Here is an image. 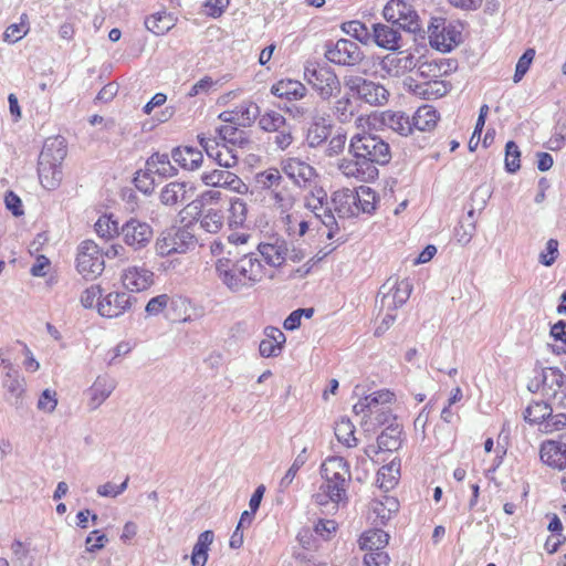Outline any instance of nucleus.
I'll list each match as a JSON object with an SVG mask.
<instances>
[{
    "mask_svg": "<svg viewBox=\"0 0 566 566\" xmlns=\"http://www.w3.org/2000/svg\"><path fill=\"white\" fill-rule=\"evenodd\" d=\"M349 157L338 160V171L348 179L369 182L378 177L377 166L387 165L391 159L390 145L371 133H356L348 144Z\"/></svg>",
    "mask_w": 566,
    "mask_h": 566,
    "instance_id": "obj_1",
    "label": "nucleus"
},
{
    "mask_svg": "<svg viewBox=\"0 0 566 566\" xmlns=\"http://www.w3.org/2000/svg\"><path fill=\"white\" fill-rule=\"evenodd\" d=\"M214 269L218 279L233 294H243L264 277V268L254 253L244 254L237 261L217 259Z\"/></svg>",
    "mask_w": 566,
    "mask_h": 566,
    "instance_id": "obj_2",
    "label": "nucleus"
},
{
    "mask_svg": "<svg viewBox=\"0 0 566 566\" xmlns=\"http://www.w3.org/2000/svg\"><path fill=\"white\" fill-rule=\"evenodd\" d=\"M66 153L63 138L54 137L45 140L38 165L39 179L43 188L54 190L61 185L63 179L62 163Z\"/></svg>",
    "mask_w": 566,
    "mask_h": 566,
    "instance_id": "obj_3",
    "label": "nucleus"
},
{
    "mask_svg": "<svg viewBox=\"0 0 566 566\" xmlns=\"http://www.w3.org/2000/svg\"><path fill=\"white\" fill-rule=\"evenodd\" d=\"M527 389L533 394L541 392L547 401L566 408V375L558 368L534 369Z\"/></svg>",
    "mask_w": 566,
    "mask_h": 566,
    "instance_id": "obj_4",
    "label": "nucleus"
},
{
    "mask_svg": "<svg viewBox=\"0 0 566 566\" xmlns=\"http://www.w3.org/2000/svg\"><path fill=\"white\" fill-rule=\"evenodd\" d=\"M304 80L318 94L322 101H329L340 90V81L335 71L316 62L307 61L304 65Z\"/></svg>",
    "mask_w": 566,
    "mask_h": 566,
    "instance_id": "obj_5",
    "label": "nucleus"
},
{
    "mask_svg": "<svg viewBox=\"0 0 566 566\" xmlns=\"http://www.w3.org/2000/svg\"><path fill=\"white\" fill-rule=\"evenodd\" d=\"M197 243L198 240L191 227L172 228L160 233L155 242V251L159 256L180 254L193 250Z\"/></svg>",
    "mask_w": 566,
    "mask_h": 566,
    "instance_id": "obj_6",
    "label": "nucleus"
},
{
    "mask_svg": "<svg viewBox=\"0 0 566 566\" xmlns=\"http://www.w3.org/2000/svg\"><path fill=\"white\" fill-rule=\"evenodd\" d=\"M388 543L389 535L382 530L374 528L363 533L359 546L363 551H367L363 566H389L390 557L384 552Z\"/></svg>",
    "mask_w": 566,
    "mask_h": 566,
    "instance_id": "obj_7",
    "label": "nucleus"
},
{
    "mask_svg": "<svg viewBox=\"0 0 566 566\" xmlns=\"http://www.w3.org/2000/svg\"><path fill=\"white\" fill-rule=\"evenodd\" d=\"M427 32L430 45L441 52H450L461 41V32L443 17H432Z\"/></svg>",
    "mask_w": 566,
    "mask_h": 566,
    "instance_id": "obj_8",
    "label": "nucleus"
},
{
    "mask_svg": "<svg viewBox=\"0 0 566 566\" xmlns=\"http://www.w3.org/2000/svg\"><path fill=\"white\" fill-rule=\"evenodd\" d=\"M382 15L386 21L399 27L409 33L421 31V20L411 4L405 0H390L384 8Z\"/></svg>",
    "mask_w": 566,
    "mask_h": 566,
    "instance_id": "obj_9",
    "label": "nucleus"
},
{
    "mask_svg": "<svg viewBox=\"0 0 566 566\" xmlns=\"http://www.w3.org/2000/svg\"><path fill=\"white\" fill-rule=\"evenodd\" d=\"M105 264L98 245L92 240L83 241L77 248L76 269L86 280H94L104 271Z\"/></svg>",
    "mask_w": 566,
    "mask_h": 566,
    "instance_id": "obj_10",
    "label": "nucleus"
},
{
    "mask_svg": "<svg viewBox=\"0 0 566 566\" xmlns=\"http://www.w3.org/2000/svg\"><path fill=\"white\" fill-rule=\"evenodd\" d=\"M324 56L336 65L356 66L361 63L365 54L356 42L349 39H339L325 44Z\"/></svg>",
    "mask_w": 566,
    "mask_h": 566,
    "instance_id": "obj_11",
    "label": "nucleus"
},
{
    "mask_svg": "<svg viewBox=\"0 0 566 566\" xmlns=\"http://www.w3.org/2000/svg\"><path fill=\"white\" fill-rule=\"evenodd\" d=\"M345 86L369 105H384L388 101L387 88L374 81L360 76H349L345 78Z\"/></svg>",
    "mask_w": 566,
    "mask_h": 566,
    "instance_id": "obj_12",
    "label": "nucleus"
},
{
    "mask_svg": "<svg viewBox=\"0 0 566 566\" xmlns=\"http://www.w3.org/2000/svg\"><path fill=\"white\" fill-rule=\"evenodd\" d=\"M119 235L128 248L137 252L149 245L154 230L148 222L132 217L120 227Z\"/></svg>",
    "mask_w": 566,
    "mask_h": 566,
    "instance_id": "obj_13",
    "label": "nucleus"
},
{
    "mask_svg": "<svg viewBox=\"0 0 566 566\" xmlns=\"http://www.w3.org/2000/svg\"><path fill=\"white\" fill-rule=\"evenodd\" d=\"M200 146L210 158H213L220 167L232 168L238 165L239 156L235 149L227 144H221L217 137L198 135Z\"/></svg>",
    "mask_w": 566,
    "mask_h": 566,
    "instance_id": "obj_14",
    "label": "nucleus"
},
{
    "mask_svg": "<svg viewBox=\"0 0 566 566\" xmlns=\"http://www.w3.org/2000/svg\"><path fill=\"white\" fill-rule=\"evenodd\" d=\"M412 286L409 281H398L389 279L380 289L382 294L380 306L389 311H396L402 306L411 294Z\"/></svg>",
    "mask_w": 566,
    "mask_h": 566,
    "instance_id": "obj_15",
    "label": "nucleus"
},
{
    "mask_svg": "<svg viewBox=\"0 0 566 566\" xmlns=\"http://www.w3.org/2000/svg\"><path fill=\"white\" fill-rule=\"evenodd\" d=\"M201 181L213 188H224L233 192L245 195L249 186L234 172L223 169H213L201 174Z\"/></svg>",
    "mask_w": 566,
    "mask_h": 566,
    "instance_id": "obj_16",
    "label": "nucleus"
},
{
    "mask_svg": "<svg viewBox=\"0 0 566 566\" xmlns=\"http://www.w3.org/2000/svg\"><path fill=\"white\" fill-rule=\"evenodd\" d=\"M154 272L145 265L127 266L122 273V282L130 292H142L154 284Z\"/></svg>",
    "mask_w": 566,
    "mask_h": 566,
    "instance_id": "obj_17",
    "label": "nucleus"
},
{
    "mask_svg": "<svg viewBox=\"0 0 566 566\" xmlns=\"http://www.w3.org/2000/svg\"><path fill=\"white\" fill-rule=\"evenodd\" d=\"M195 195V188L185 181H171L164 186L159 200L164 206L176 207L189 202Z\"/></svg>",
    "mask_w": 566,
    "mask_h": 566,
    "instance_id": "obj_18",
    "label": "nucleus"
},
{
    "mask_svg": "<svg viewBox=\"0 0 566 566\" xmlns=\"http://www.w3.org/2000/svg\"><path fill=\"white\" fill-rule=\"evenodd\" d=\"M133 297L126 292H111L97 303L98 313L108 318L123 315L130 308Z\"/></svg>",
    "mask_w": 566,
    "mask_h": 566,
    "instance_id": "obj_19",
    "label": "nucleus"
},
{
    "mask_svg": "<svg viewBox=\"0 0 566 566\" xmlns=\"http://www.w3.org/2000/svg\"><path fill=\"white\" fill-rule=\"evenodd\" d=\"M117 382L112 376L104 374L97 376L93 385L86 390L90 410H96L115 390Z\"/></svg>",
    "mask_w": 566,
    "mask_h": 566,
    "instance_id": "obj_20",
    "label": "nucleus"
},
{
    "mask_svg": "<svg viewBox=\"0 0 566 566\" xmlns=\"http://www.w3.org/2000/svg\"><path fill=\"white\" fill-rule=\"evenodd\" d=\"M321 470L324 480L336 482L343 486H349L352 480L349 465L342 457H331L326 459Z\"/></svg>",
    "mask_w": 566,
    "mask_h": 566,
    "instance_id": "obj_21",
    "label": "nucleus"
},
{
    "mask_svg": "<svg viewBox=\"0 0 566 566\" xmlns=\"http://www.w3.org/2000/svg\"><path fill=\"white\" fill-rule=\"evenodd\" d=\"M418 65V59L410 53H400L398 55L388 54L380 61V69L387 75L398 77L412 71Z\"/></svg>",
    "mask_w": 566,
    "mask_h": 566,
    "instance_id": "obj_22",
    "label": "nucleus"
},
{
    "mask_svg": "<svg viewBox=\"0 0 566 566\" xmlns=\"http://www.w3.org/2000/svg\"><path fill=\"white\" fill-rule=\"evenodd\" d=\"M283 172L297 186H305L315 176V169L296 157H289L281 163Z\"/></svg>",
    "mask_w": 566,
    "mask_h": 566,
    "instance_id": "obj_23",
    "label": "nucleus"
},
{
    "mask_svg": "<svg viewBox=\"0 0 566 566\" xmlns=\"http://www.w3.org/2000/svg\"><path fill=\"white\" fill-rule=\"evenodd\" d=\"M539 458L552 469H566V443L555 440L544 441L539 448Z\"/></svg>",
    "mask_w": 566,
    "mask_h": 566,
    "instance_id": "obj_24",
    "label": "nucleus"
},
{
    "mask_svg": "<svg viewBox=\"0 0 566 566\" xmlns=\"http://www.w3.org/2000/svg\"><path fill=\"white\" fill-rule=\"evenodd\" d=\"M396 24L388 25L384 23H376L373 25L371 40L381 49L396 51L401 46V33Z\"/></svg>",
    "mask_w": 566,
    "mask_h": 566,
    "instance_id": "obj_25",
    "label": "nucleus"
},
{
    "mask_svg": "<svg viewBox=\"0 0 566 566\" xmlns=\"http://www.w3.org/2000/svg\"><path fill=\"white\" fill-rule=\"evenodd\" d=\"M399 502L392 496H382L381 500H374L370 503L369 518L375 525H385L391 516L398 512Z\"/></svg>",
    "mask_w": 566,
    "mask_h": 566,
    "instance_id": "obj_26",
    "label": "nucleus"
},
{
    "mask_svg": "<svg viewBox=\"0 0 566 566\" xmlns=\"http://www.w3.org/2000/svg\"><path fill=\"white\" fill-rule=\"evenodd\" d=\"M347 486L325 480L319 488V492L314 495V501L318 505H326L332 502L333 507L337 509L339 504L347 502Z\"/></svg>",
    "mask_w": 566,
    "mask_h": 566,
    "instance_id": "obj_27",
    "label": "nucleus"
},
{
    "mask_svg": "<svg viewBox=\"0 0 566 566\" xmlns=\"http://www.w3.org/2000/svg\"><path fill=\"white\" fill-rule=\"evenodd\" d=\"M258 249L264 260L272 266H280L287 260V243L280 238H273L269 242H262L258 245Z\"/></svg>",
    "mask_w": 566,
    "mask_h": 566,
    "instance_id": "obj_28",
    "label": "nucleus"
},
{
    "mask_svg": "<svg viewBox=\"0 0 566 566\" xmlns=\"http://www.w3.org/2000/svg\"><path fill=\"white\" fill-rule=\"evenodd\" d=\"M332 205L339 218H352L359 214L354 190L340 189L333 193Z\"/></svg>",
    "mask_w": 566,
    "mask_h": 566,
    "instance_id": "obj_29",
    "label": "nucleus"
},
{
    "mask_svg": "<svg viewBox=\"0 0 566 566\" xmlns=\"http://www.w3.org/2000/svg\"><path fill=\"white\" fill-rule=\"evenodd\" d=\"M271 93L287 101H298L306 96V86L296 80L285 78L276 82L271 87Z\"/></svg>",
    "mask_w": 566,
    "mask_h": 566,
    "instance_id": "obj_30",
    "label": "nucleus"
},
{
    "mask_svg": "<svg viewBox=\"0 0 566 566\" xmlns=\"http://www.w3.org/2000/svg\"><path fill=\"white\" fill-rule=\"evenodd\" d=\"M265 338L261 340L259 350L262 357H276L286 340L284 333L273 326L264 329Z\"/></svg>",
    "mask_w": 566,
    "mask_h": 566,
    "instance_id": "obj_31",
    "label": "nucleus"
},
{
    "mask_svg": "<svg viewBox=\"0 0 566 566\" xmlns=\"http://www.w3.org/2000/svg\"><path fill=\"white\" fill-rule=\"evenodd\" d=\"M2 386L6 389V399L10 403L19 406L25 390L24 378L14 368H10L6 373Z\"/></svg>",
    "mask_w": 566,
    "mask_h": 566,
    "instance_id": "obj_32",
    "label": "nucleus"
},
{
    "mask_svg": "<svg viewBox=\"0 0 566 566\" xmlns=\"http://www.w3.org/2000/svg\"><path fill=\"white\" fill-rule=\"evenodd\" d=\"M171 157L175 163L189 171L199 169L203 161L202 153L192 147H177L172 150Z\"/></svg>",
    "mask_w": 566,
    "mask_h": 566,
    "instance_id": "obj_33",
    "label": "nucleus"
},
{
    "mask_svg": "<svg viewBox=\"0 0 566 566\" xmlns=\"http://www.w3.org/2000/svg\"><path fill=\"white\" fill-rule=\"evenodd\" d=\"M379 120L381 125L401 136H408L412 132L411 120L402 112L385 111L380 114Z\"/></svg>",
    "mask_w": 566,
    "mask_h": 566,
    "instance_id": "obj_34",
    "label": "nucleus"
},
{
    "mask_svg": "<svg viewBox=\"0 0 566 566\" xmlns=\"http://www.w3.org/2000/svg\"><path fill=\"white\" fill-rule=\"evenodd\" d=\"M145 168L150 175H157L163 178H169L177 175L178 170L171 165L167 154L155 153L145 164Z\"/></svg>",
    "mask_w": 566,
    "mask_h": 566,
    "instance_id": "obj_35",
    "label": "nucleus"
},
{
    "mask_svg": "<svg viewBox=\"0 0 566 566\" xmlns=\"http://www.w3.org/2000/svg\"><path fill=\"white\" fill-rule=\"evenodd\" d=\"M266 198L270 206L277 210L280 213L289 212L295 203V197L292 190L285 185H282L276 189L268 192Z\"/></svg>",
    "mask_w": 566,
    "mask_h": 566,
    "instance_id": "obj_36",
    "label": "nucleus"
},
{
    "mask_svg": "<svg viewBox=\"0 0 566 566\" xmlns=\"http://www.w3.org/2000/svg\"><path fill=\"white\" fill-rule=\"evenodd\" d=\"M176 24V18L166 11H160L145 19V27L155 35H163L172 29Z\"/></svg>",
    "mask_w": 566,
    "mask_h": 566,
    "instance_id": "obj_37",
    "label": "nucleus"
},
{
    "mask_svg": "<svg viewBox=\"0 0 566 566\" xmlns=\"http://www.w3.org/2000/svg\"><path fill=\"white\" fill-rule=\"evenodd\" d=\"M552 411L553 407L547 402L534 401L527 406L523 417L525 421L532 424H537L539 431L542 432V427H544V422L548 420Z\"/></svg>",
    "mask_w": 566,
    "mask_h": 566,
    "instance_id": "obj_38",
    "label": "nucleus"
},
{
    "mask_svg": "<svg viewBox=\"0 0 566 566\" xmlns=\"http://www.w3.org/2000/svg\"><path fill=\"white\" fill-rule=\"evenodd\" d=\"M216 133L217 135L214 137H217L221 144L241 148L249 144L245 133L233 125H223L218 128Z\"/></svg>",
    "mask_w": 566,
    "mask_h": 566,
    "instance_id": "obj_39",
    "label": "nucleus"
},
{
    "mask_svg": "<svg viewBox=\"0 0 566 566\" xmlns=\"http://www.w3.org/2000/svg\"><path fill=\"white\" fill-rule=\"evenodd\" d=\"M213 537L214 535L212 531H205L199 535L191 554L192 566L206 565L208 560V551L213 542Z\"/></svg>",
    "mask_w": 566,
    "mask_h": 566,
    "instance_id": "obj_40",
    "label": "nucleus"
},
{
    "mask_svg": "<svg viewBox=\"0 0 566 566\" xmlns=\"http://www.w3.org/2000/svg\"><path fill=\"white\" fill-rule=\"evenodd\" d=\"M437 111L430 105H423L415 113L411 125L418 130L427 132L431 130L438 122Z\"/></svg>",
    "mask_w": 566,
    "mask_h": 566,
    "instance_id": "obj_41",
    "label": "nucleus"
},
{
    "mask_svg": "<svg viewBox=\"0 0 566 566\" xmlns=\"http://www.w3.org/2000/svg\"><path fill=\"white\" fill-rule=\"evenodd\" d=\"M401 429L399 426H388L377 438L379 451H396L401 446Z\"/></svg>",
    "mask_w": 566,
    "mask_h": 566,
    "instance_id": "obj_42",
    "label": "nucleus"
},
{
    "mask_svg": "<svg viewBox=\"0 0 566 566\" xmlns=\"http://www.w3.org/2000/svg\"><path fill=\"white\" fill-rule=\"evenodd\" d=\"M224 222L222 209L208 208L201 211L200 227L209 233H218Z\"/></svg>",
    "mask_w": 566,
    "mask_h": 566,
    "instance_id": "obj_43",
    "label": "nucleus"
},
{
    "mask_svg": "<svg viewBox=\"0 0 566 566\" xmlns=\"http://www.w3.org/2000/svg\"><path fill=\"white\" fill-rule=\"evenodd\" d=\"M399 464L391 461L387 465H382L377 473V484L384 491L391 490L398 481Z\"/></svg>",
    "mask_w": 566,
    "mask_h": 566,
    "instance_id": "obj_44",
    "label": "nucleus"
},
{
    "mask_svg": "<svg viewBox=\"0 0 566 566\" xmlns=\"http://www.w3.org/2000/svg\"><path fill=\"white\" fill-rule=\"evenodd\" d=\"M255 182L262 190L270 192L283 185V177L279 169L269 168L255 175Z\"/></svg>",
    "mask_w": 566,
    "mask_h": 566,
    "instance_id": "obj_45",
    "label": "nucleus"
},
{
    "mask_svg": "<svg viewBox=\"0 0 566 566\" xmlns=\"http://www.w3.org/2000/svg\"><path fill=\"white\" fill-rule=\"evenodd\" d=\"M354 195L359 213H370L375 210L376 193L371 188L360 186L358 189L354 190Z\"/></svg>",
    "mask_w": 566,
    "mask_h": 566,
    "instance_id": "obj_46",
    "label": "nucleus"
},
{
    "mask_svg": "<svg viewBox=\"0 0 566 566\" xmlns=\"http://www.w3.org/2000/svg\"><path fill=\"white\" fill-rule=\"evenodd\" d=\"M355 427L349 419H340L335 424V436L337 440L345 446L352 448L357 444V439L355 438Z\"/></svg>",
    "mask_w": 566,
    "mask_h": 566,
    "instance_id": "obj_47",
    "label": "nucleus"
},
{
    "mask_svg": "<svg viewBox=\"0 0 566 566\" xmlns=\"http://www.w3.org/2000/svg\"><path fill=\"white\" fill-rule=\"evenodd\" d=\"M333 114L339 123H349L355 114L354 104L349 96H342L334 102Z\"/></svg>",
    "mask_w": 566,
    "mask_h": 566,
    "instance_id": "obj_48",
    "label": "nucleus"
},
{
    "mask_svg": "<svg viewBox=\"0 0 566 566\" xmlns=\"http://www.w3.org/2000/svg\"><path fill=\"white\" fill-rule=\"evenodd\" d=\"M286 123V118L275 111L265 112L259 118L260 128L269 133H274L275 130H280V128H284Z\"/></svg>",
    "mask_w": 566,
    "mask_h": 566,
    "instance_id": "obj_49",
    "label": "nucleus"
},
{
    "mask_svg": "<svg viewBox=\"0 0 566 566\" xmlns=\"http://www.w3.org/2000/svg\"><path fill=\"white\" fill-rule=\"evenodd\" d=\"M179 303H182L180 300H172L168 294L157 295L148 301L146 304L145 311L150 316H157L164 312L169 305L178 306Z\"/></svg>",
    "mask_w": 566,
    "mask_h": 566,
    "instance_id": "obj_50",
    "label": "nucleus"
},
{
    "mask_svg": "<svg viewBox=\"0 0 566 566\" xmlns=\"http://www.w3.org/2000/svg\"><path fill=\"white\" fill-rule=\"evenodd\" d=\"M342 30L364 44L371 40V32L368 30L366 24L360 21L353 20L344 22L342 24Z\"/></svg>",
    "mask_w": 566,
    "mask_h": 566,
    "instance_id": "obj_51",
    "label": "nucleus"
},
{
    "mask_svg": "<svg viewBox=\"0 0 566 566\" xmlns=\"http://www.w3.org/2000/svg\"><path fill=\"white\" fill-rule=\"evenodd\" d=\"M307 461L306 448H304L294 459L292 465L286 471L285 475L281 479L279 488L280 491H285L294 481L298 470L305 464Z\"/></svg>",
    "mask_w": 566,
    "mask_h": 566,
    "instance_id": "obj_52",
    "label": "nucleus"
},
{
    "mask_svg": "<svg viewBox=\"0 0 566 566\" xmlns=\"http://www.w3.org/2000/svg\"><path fill=\"white\" fill-rule=\"evenodd\" d=\"M369 406V413L378 412L381 408L395 400V395L389 390H378L365 397Z\"/></svg>",
    "mask_w": 566,
    "mask_h": 566,
    "instance_id": "obj_53",
    "label": "nucleus"
},
{
    "mask_svg": "<svg viewBox=\"0 0 566 566\" xmlns=\"http://www.w3.org/2000/svg\"><path fill=\"white\" fill-rule=\"evenodd\" d=\"M248 207L243 199L234 198L230 201L229 222L230 226H242L247 220Z\"/></svg>",
    "mask_w": 566,
    "mask_h": 566,
    "instance_id": "obj_54",
    "label": "nucleus"
},
{
    "mask_svg": "<svg viewBox=\"0 0 566 566\" xmlns=\"http://www.w3.org/2000/svg\"><path fill=\"white\" fill-rule=\"evenodd\" d=\"M29 32V25H28V15L23 13L20 17V23H14L9 25L4 33H3V40L8 42L15 43L22 38H24Z\"/></svg>",
    "mask_w": 566,
    "mask_h": 566,
    "instance_id": "obj_55",
    "label": "nucleus"
},
{
    "mask_svg": "<svg viewBox=\"0 0 566 566\" xmlns=\"http://www.w3.org/2000/svg\"><path fill=\"white\" fill-rule=\"evenodd\" d=\"M237 109V120L242 126L250 125L260 113L259 106L255 103H242Z\"/></svg>",
    "mask_w": 566,
    "mask_h": 566,
    "instance_id": "obj_56",
    "label": "nucleus"
},
{
    "mask_svg": "<svg viewBox=\"0 0 566 566\" xmlns=\"http://www.w3.org/2000/svg\"><path fill=\"white\" fill-rule=\"evenodd\" d=\"M521 151L515 142L510 140L505 145V169L507 172H516L520 165Z\"/></svg>",
    "mask_w": 566,
    "mask_h": 566,
    "instance_id": "obj_57",
    "label": "nucleus"
},
{
    "mask_svg": "<svg viewBox=\"0 0 566 566\" xmlns=\"http://www.w3.org/2000/svg\"><path fill=\"white\" fill-rule=\"evenodd\" d=\"M566 436V413L558 412L553 413L548 417V420L544 422V427H542V432L546 434H552L555 432H564Z\"/></svg>",
    "mask_w": 566,
    "mask_h": 566,
    "instance_id": "obj_58",
    "label": "nucleus"
},
{
    "mask_svg": "<svg viewBox=\"0 0 566 566\" xmlns=\"http://www.w3.org/2000/svg\"><path fill=\"white\" fill-rule=\"evenodd\" d=\"M95 231L101 238H112L115 234L119 235L120 228L117 221L101 217L95 223Z\"/></svg>",
    "mask_w": 566,
    "mask_h": 566,
    "instance_id": "obj_59",
    "label": "nucleus"
},
{
    "mask_svg": "<svg viewBox=\"0 0 566 566\" xmlns=\"http://www.w3.org/2000/svg\"><path fill=\"white\" fill-rule=\"evenodd\" d=\"M534 56H535V50L534 49H527L523 55L518 59L517 61V64H516V69H515V73H514V76H513V81L514 83H518L523 76L526 74V72L528 71L533 60H534Z\"/></svg>",
    "mask_w": 566,
    "mask_h": 566,
    "instance_id": "obj_60",
    "label": "nucleus"
},
{
    "mask_svg": "<svg viewBox=\"0 0 566 566\" xmlns=\"http://www.w3.org/2000/svg\"><path fill=\"white\" fill-rule=\"evenodd\" d=\"M417 73L422 78H437L441 76V66L437 61H419L418 65L416 66Z\"/></svg>",
    "mask_w": 566,
    "mask_h": 566,
    "instance_id": "obj_61",
    "label": "nucleus"
},
{
    "mask_svg": "<svg viewBox=\"0 0 566 566\" xmlns=\"http://www.w3.org/2000/svg\"><path fill=\"white\" fill-rule=\"evenodd\" d=\"M292 130V126L286 123L284 128H280V130L274 132L275 135L273 136V143L279 149L285 150L292 145L294 140Z\"/></svg>",
    "mask_w": 566,
    "mask_h": 566,
    "instance_id": "obj_62",
    "label": "nucleus"
},
{
    "mask_svg": "<svg viewBox=\"0 0 566 566\" xmlns=\"http://www.w3.org/2000/svg\"><path fill=\"white\" fill-rule=\"evenodd\" d=\"M347 142L345 133L335 134L327 143L325 148V155L328 157H335L343 153Z\"/></svg>",
    "mask_w": 566,
    "mask_h": 566,
    "instance_id": "obj_63",
    "label": "nucleus"
},
{
    "mask_svg": "<svg viewBox=\"0 0 566 566\" xmlns=\"http://www.w3.org/2000/svg\"><path fill=\"white\" fill-rule=\"evenodd\" d=\"M57 406L56 392L51 389L43 390L38 401V408L44 412L51 413Z\"/></svg>",
    "mask_w": 566,
    "mask_h": 566,
    "instance_id": "obj_64",
    "label": "nucleus"
}]
</instances>
